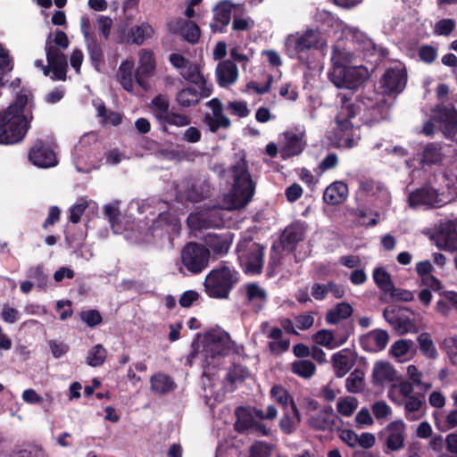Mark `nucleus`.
<instances>
[{
  "label": "nucleus",
  "instance_id": "obj_1",
  "mask_svg": "<svg viewBox=\"0 0 457 457\" xmlns=\"http://www.w3.org/2000/svg\"><path fill=\"white\" fill-rule=\"evenodd\" d=\"M33 120L32 104L26 94H19L14 102L0 112V145L21 142L30 128Z\"/></svg>",
  "mask_w": 457,
  "mask_h": 457
},
{
  "label": "nucleus",
  "instance_id": "obj_2",
  "mask_svg": "<svg viewBox=\"0 0 457 457\" xmlns=\"http://www.w3.org/2000/svg\"><path fill=\"white\" fill-rule=\"evenodd\" d=\"M233 176V185L228 194L225 195V203L229 210H238L252 200L255 192V183L249 172L245 158L241 157L230 167Z\"/></svg>",
  "mask_w": 457,
  "mask_h": 457
},
{
  "label": "nucleus",
  "instance_id": "obj_3",
  "mask_svg": "<svg viewBox=\"0 0 457 457\" xmlns=\"http://www.w3.org/2000/svg\"><path fill=\"white\" fill-rule=\"evenodd\" d=\"M361 111V104L353 102L351 97L344 94L341 96V106L335 117L336 128L333 135L336 142L345 148H352L355 145L353 137V123L352 121Z\"/></svg>",
  "mask_w": 457,
  "mask_h": 457
},
{
  "label": "nucleus",
  "instance_id": "obj_4",
  "mask_svg": "<svg viewBox=\"0 0 457 457\" xmlns=\"http://www.w3.org/2000/svg\"><path fill=\"white\" fill-rule=\"evenodd\" d=\"M237 270L226 265L212 270L205 277L204 287L206 295L214 299H227L238 283Z\"/></svg>",
  "mask_w": 457,
  "mask_h": 457
},
{
  "label": "nucleus",
  "instance_id": "obj_5",
  "mask_svg": "<svg viewBox=\"0 0 457 457\" xmlns=\"http://www.w3.org/2000/svg\"><path fill=\"white\" fill-rule=\"evenodd\" d=\"M265 247L252 237H244L237 245L239 265L245 274L259 275L262 271Z\"/></svg>",
  "mask_w": 457,
  "mask_h": 457
},
{
  "label": "nucleus",
  "instance_id": "obj_6",
  "mask_svg": "<svg viewBox=\"0 0 457 457\" xmlns=\"http://www.w3.org/2000/svg\"><path fill=\"white\" fill-rule=\"evenodd\" d=\"M210 250L203 244L197 242L187 243L180 252V260L183 267L191 274H199L209 265Z\"/></svg>",
  "mask_w": 457,
  "mask_h": 457
},
{
  "label": "nucleus",
  "instance_id": "obj_7",
  "mask_svg": "<svg viewBox=\"0 0 457 457\" xmlns=\"http://www.w3.org/2000/svg\"><path fill=\"white\" fill-rule=\"evenodd\" d=\"M228 334L211 331L204 335V343L202 354L204 357L203 367L204 370L218 364L216 360L228 354Z\"/></svg>",
  "mask_w": 457,
  "mask_h": 457
},
{
  "label": "nucleus",
  "instance_id": "obj_8",
  "mask_svg": "<svg viewBox=\"0 0 457 457\" xmlns=\"http://www.w3.org/2000/svg\"><path fill=\"white\" fill-rule=\"evenodd\" d=\"M347 37L353 46L356 52L362 56L364 60L371 62L370 58L377 57L375 62L384 58L387 52L385 48L378 46L366 33L357 28H349Z\"/></svg>",
  "mask_w": 457,
  "mask_h": 457
},
{
  "label": "nucleus",
  "instance_id": "obj_9",
  "mask_svg": "<svg viewBox=\"0 0 457 457\" xmlns=\"http://www.w3.org/2000/svg\"><path fill=\"white\" fill-rule=\"evenodd\" d=\"M383 317L400 336L416 332L413 312L407 307L389 305L384 310Z\"/></svg>",
  "mask_w": 457,
  "mask_h": 457
},
{
  "label": "nucleus",
  "instance_id": "obj_10",
  "mask_svg": "<svg viewBox=\"0 0 457 457\" xmlns=\"http://www.w3.org/2000/svg\"><path fill=\"white\" fill-rule=\"evenodd\" d=\"M328 78L338 88L355 90L367 79V71L361 66L337 68L328 71Z\"/></svg>",
  "mask_w": 457,
  "mask_h": 457
},
{
  "label": "nucleus",
  "instance_id": "obj_11",
  "mask_svg": "<svg viewBox=\"0 0 457 457\" xmlns=\"http://www.w3.org/2000/svg\"><path fill=\"white\" fill-rule=\"evenodd\" d=\"M434 118L446 138L457 141V110L452 104H437L434 110Z\"/></svg>",
  "mask_w": 457,
  "mask_h": 457
},
{
  "label": "nucleus",
  "instance_id": "obj_12",
  "mask_svg": "<svg viewBox=\"0 0 457 457\" xmlns=\"http://www.w3.org/2000/svg\"><path fill=\"white\" fill-rule=\"evenodd\" d=\"M406 425L402 420L391 421L380 431L378 437L387 451L395 452L403 448L405 441Z\"/></svg>",
  "mask_w": 457,
  "mask_h": 457
},
{
  "label": "nucleus",
  "instance_id": "obj_13",
  "mask_svg": "<svg viewBox=\"0 0 457 457\" xmlns=\"http://www.w3.org/2000/svg\"><path fill=\"white\" fill-rule=\"evenodd\" d=\"M52 33L46 38L45 50L47 63L52 67L53 80H65L68 71L67 56L57 47L52 45Z\"/></svg>",
  "mask_w": 457,
  "mask_h": 457
},
{
  "label": "nucleus",
  "instance_id": "obj_14",
  "mask_svg": "<svg viewBox=\"0 0 457 457\" xmlns=\"http://www.w3.org/2000/svg\"><path fill=\"white\" fill-rule=\"evenodd\" d=\"M407 72L402 68H388L380 79V86L384 95H398L405 88Z\"/></svg>",
  "mask_w": 457,
  "mask_h": 457
},
{
  "label": "nucleus",
  "instance_id": "obj_15",
  "mask_svg": "<svg viewBox=\"0 0 457 457\" xmlns=\"http://www.w3.org/2000/svg\"><path fill=\"white\" fill-rule=\"evenodd\" d=\"M409 205L412 208L427 206L438 208L443 205L438 191L430 185H424L411 192L408 196Z\"/></svg>",
  "mask_w": 457,
  "mask_h": 457
},
{
  "label": "nucleus",
  "instance_id": "obj_16",
  "mask_svg": "<svg viewBox=\"0 0 457 457\" xmlns=\"http://www.w3.org/2000/svg\"><path fill=\"white\" fill-rule=\"evenodd\" d=\"M29 160L39 168L54 167L58 163L52 146L43 140H37L34 143L29 152Z\"/></svg>",
  "mask_w": 457,
  "mask_h": 457
},
{
  "label": "nucleus",
  "instance_id": "obj_17",
  "mask_svg": "<svg viewBox=\"0 0 457 457\" xmlns=\"http://www.w3.org/2000/svg\"><path fill=\"white\" fill-rule=\"evenodd\" d=\"M287 45L293 47L298 58L303 61L302 54L311 49H318L320 45V32L315 29H306L298 37L290 36Z\"/></svg>",
  "mask_w": 457,
  "mask_h": 457
},
{
  "label": "nucleus",
  "instance_id": "obj_18",
  "mask_svg": "<svg viewBox=\"0 0 457 457\" xmlns=\"http://www.w3.org/2000/svg\"><path fill=\"white\" fill-rule=\"evenodd\" d=\"M234 4L230 0H222L213 8V17L210 28L213 33H223L231 21Z\"/></svg>",
  "mask_w": 457,
  "mask_h": 457
},
{
  "label": "nucleus",
  "instance_id": "obj_19",
  "mask_svg": "<svg viewBox=\"0 0 457 457\" xmlns=\"http://www.w3.org/2000/svg\"><path fill=\"white\" fill-rule=\"evenodd\" d=\"M156 62L154 53L150 49H141L139 52V66L135 73V80L142 88L146 89V79L155 71Z\"/></svg>",
  "mask_w": 457,
  "mask_h": 457
},
{
  "label": "nucleus",
  "instance_id": "obj_20",
  "mask_svg": "<svg viewBox=\"0 0 457 457\" xmlns=\"http://www.w3.org/2000/svg\"><path fill=\"white\" fill-rule=\"evenodd\" d=\"M433 239L441 250L457 251V229L453 222L441 224Z\"/></svg>",
  "mask_w": 457,
  "mask_h": 457
},
{
  "label": "nucleus",
  "instance_id": "obj_21",
  "mask_svg": "<svg viewBox=\"0 0 457 457\" xmlns=\"http://www.w3.org/2000/svg\"><path fill=\"white\" fill-rule=\"evenodd\" d=\"M234 235L226 231L221 234L209 233L204 237V245L216 256L226 255L232 245Z\"/></svg>",
  "mask_w": 457,
  "mask_h": 457
},
{
  "label": "nucleus",
  "instance_id": "obj_22",
  "mask_svg": "<svg viewBox=\"0 0 457 457\" xmlns=\"http://www.w3.org/2000/svg\"><path fill=\"white\" fill-rule=\"evenodd\" d=\"M178 226V220L169 212H161L158 217L154 220L150 227L151 234L154 237L161 239H170V229H174Z\"/></svg>",
  "mask_w": 457,
  "mask_h": 457
},
{
  "label": "nucleus",
  "instance_id": "obj_23",
  "mask_svg": "<svg viewBox=\"0 0 457 457\" xmlns=\"http://www.w3.org/2000/svg\"><path fill=\"white\" fill-rule=\"evenodd\" d=\"M388 340V333L384 329L378 328L361 336L360 344L368 352H378L386 347Z\"/></svg>",
  "mask_w": 457,
  "mask_h": 457
},
{
  "label": "nucleus",
  "instance_id": "obj_24",
  "mask_svg": "<svg viewBox=\"0 0 457 457\" xmlns=\"http://www.w3.org/2000/svg\"><path fill=\"white\" fill-rule=\"evenodd\" d=\"M305 227L300 221H295L289 224L283 231L281 236V244L286 250L293 251L297 244L303 240Z\"/></svg>",
  "mask_w": 457,
  "mask_h": 457
},
{
  "label": "nucleus",
  "instance_id": "obj_25",
  "mask_svg": "<svg viewBox=\"0 0 457 457\" xmlns=\"http://www.w3.org/2000/svg\"><path fill=\"white\" fill-rule=\"evenodd\" d=\"M216 77L218 84L221 87L234 84L238 78V70L236 63L231 60L220 62L216 67Z\"/></svg>",
  "mask_w": 457,
  "mask_h": 457
},
{
  "label": "nucleus",
  "instance_id": "obj_26",
  "mask_svg": "<svg viewBox=\"0 0 457 457\" xmlns=\"http://www.w3.org/2000/svg\"><path fill=\"white\" fill-rule=\"evenodd\" d=\"M284 414L279 420V428L286 435H291L296 430L302 419L300 411L294 399H291V407L284 409Z\"/></svg>",
  "mask_w": 457,
  "mask_h": 457
},
{
  "label": "nucleus",
  "instance_id": "obj_27",
  "mask_svg": "<svg viewBox=\"0 0 457 457\" xmlns=\"http://www.w3.org/2000/svg\"><path fill=\"white\" fill-rule=\"evenodd\" d=\"M445 154L443 153L442 145L436 142L427 144L421 153L420 164L421 167L441 165Z\"/></svg>",
  "mask_w": 457,
  "mask_h": 457
},
{
  "label": "nucleus",
  "instance_id": "obj_28",
  "mask_svg": "<svg viewBox=\"0 0 457 457\" xmlns=\"http://www.w3.org/2000/svg\"><path fill=\"white\" fill-rule=\"evenodd\" d=\"M349 356H356L349 348L342 349L332 355V366L337 378L345 377L352 369L353 362Z\"/></svg>",
  "mask_w": 457,
  "mask_h": 457
},
{
  "label": "nucleus",
  "instance_id": "obj_29",
  "mask_svg": "<svg viewBox=\"0 0 457 457\" xmlns=\"http://www.w3.org/2000/svg\"><path fill=\"white\" fill-rule=\"evenodd\" d=\"M348 195V187L343 181H336L329 185L323 193V200L329 205L342 204Z\"/></svg>",
  "mask_w": 457,
  "mask_h": 457
},
{
  "label": "nucleus",
  "instance_id": "obj_30",
  "mask_svg": "<svg viewBox=\"0 0 457 457\" xmlns=\"http://www.w3.org/2000/svg\"><path fill=\"white\" fill-rule=\"evenodd\" d=\"M155 31L148 22H142L135 25L129 29L128 42L141 46L146 39L152 38Z\"/></svg>",
  "mask_w": 457,
  "mask_h": 457
},
{
  "label": "nucleus",
  "instance_id": "obj_31",
  "mask_svg": "<svg viewBox=\"0 0 457 457\" xmlns=\"http://www.w3.org/2000/svg\"><path fill=\"white\" fill-rule=\"evenodd\" d=\"M348 337L349 334L346 333L337 338L331 330L320 329L314 335V340L320 345L325 346L328 349H334L345 344Z\"/></svg>",
  "mask_w": 457,
  "mask_h": 457
},
{
  "label": "nucleus",
  "instance_id": "obj_32",
  "mask_svg": "<svg viewBox=\"0 0 457 457\" xmlns=\"http://www.w3.org/2000/svg\"><path fill=\"white\" fill-rule=\"evenodd\" d=\"M373 279L377 287L382 292L380 300L383 302H388L386 298L389 290L394 289V282L391 275L383 267H378L373 270Z\"/></svg>",
  "mask_w": 457,
  "mask_h": 457
},
{
  "label": "nucleus",
  "instance_id": "obj_33",
  "mask_svg": "<svg viewBox=\"0 0 457 457\" xmlns=\"http://www.w3.org/2000/svg\"><path fill=\"white\" fill-rule=\"evenodd\" d=\"M353 309L346 302L338 303L333 309L327 312L325 320L328 324H337L341 320H345L352 316Z\"/></svg>",
  "mask_w": 457,
  "mask_h": 457
},
{
  "label": "nucleus",
  "instance_id": "obj_34",
  "mask_svg": "<svg viewBox=\"0 0 457 457\" xmlns=\"http://www.w3.org/2000/svg\"><path fill=\"white\" fill-rule=\"evenodd\" d=\"M308 424L312 428L317 431L339 430L343 426V424L337 423L320 412L311 416L308 420Z\"/></svg>",
  "mask_w": 457,
  "mask_h": 457
},
{
  "label": "nucleus",
  "instance_id": "obj_35",
  "mask_svg": "<svg viewBox=\"0 0 457 457\" xmlns=\"http://www.w3.org/2000/svg\"><path fill=\"white\" fill-rule=\"evenodd\" d=\"M151 390L158 395H165L171 392L176 387V384L166 374L157 373L151 377Z\"/></svg>",
  "mask_w": 457,
  "mask_h": 457
},
{
  "label": "nucleus",
  "instance_id": "obj_36",
  "mask_svg": "<svg viewBox=\"0 0 457 457\" xmlns=\"http://www.w3.org/2000/svg\"><path fill=\"white\" fill-rule=\"evenodd\" d=\"M395 370L394 367L386 361L375 363L372 370V381L374 384H381L385 381L391 382L395 379Z\"/></svg>",
  "mask_w": 457,
  "mask_h": 457
},
{
  "label": "nucleus",
  "instance_id": "obj_37",
  "mask_svg": "<svg viewBox=\"0 0 457 457\" xmlns=\"http://www.w3.org/2000/svg\"><path fill=\"white\" fill-rule=\"evenodd\" d=\"M87 50L92 65L98 70L100 64L104 61V44L99 42L96 37L85 40Z\"/></svg>",
  "mask_w": 457,
  "mask_h": 457
},
{
  "label": "nucleus",
  "instance_id": "obj_38",
  "mask_svg": "<svg viewBox=\"0 0 457 457\" xmlns=\"http://www.w3.org/2000/svg\"><path fill=\"white\" fill-rule=\"evenodd\" d=\"M303 143L298 135L295 133L286 134V144L281 150L283 158H289L300 154L303 151Z\"/></svg>",
  "mask_w": 457,
  "mask_h": 457
},
{
  "label": "nucleus",
  "instance_id": "obj_39",
  "mask_svg": "<svg viewBox=\"0 0 457 457\" xmlns=\"http://www.w3.org/2000/svg\"><path fill=\"white\" fill-rule=\"evenodd\" d=\"M133 61L125 60L120 63L117 73L120 84L128 92H131L133 90Z\"/></svg>",
  "mask_w": 457,
  "mask_h": 457
},
{
  "label": "nucleus",
  "instance_id": "obj_40",
  "mask_svg": "<svg viewBox=\"0 0 457 457\" xmlns=\"http://www.w3.org/2000/svg\"><path fill=\"white\" fill-rule=\"evenodd\" d=\"M201 99V96L197 89L189 87L181 89L176 96V101L182 107H190L196 105Z\"/></svg>",
  "mask_w": 457,
  "mask_h": 457
},
{
  "label": "nucleus",
  "instance_id": "obj_41",
  "mask_svg": "<svg viewBox=\"0 0 457 457\" xmlns=\"http://www.w3.org/2000/svg\"><path fill=\"white\" fill-rule=\"evenodd\" d=\"M153 113L159 123L165 119L170 112V104L165 96L158 95L151 101Z\"/></svg>",
  "mask_w": 457,
  "mask_h": 457
},
{
  "label": "nucleus",
  "instance_id": "obj_42",
  "mask_svg": "<svg viewBox=\"0 0 457 457\" xmlns=\"http://www.w3.org/2000/svg\"><path fill=\"white\" fill-rule=\"evenodd\" d=\"M364 386V372L360 369H355L345 380L346 390L350 393H361Z\"/></svg>",
  "mask_w": 457,
  "mask_h": 457
},
{
  "label": "nucleus",
  "instance_id": "obj_43",
  "mask_svg": "<svg viewBox=\"0 0 457 457\" xmlns=\"http://www.w3.org/2000/svg\"><path fill=\"white\" fill-rule=\"evenodd\" d=\"M291 370L303 378H310L315 374L316 366L310 360H298L292 363Z\"/></svg>",
  "mask_w": 457,
  "mask_h": 457
},
{
  "label": "nucleus",
  "instance_id": "obj_44",
  "mask_svg": "<svg viewBox=\"0 0 457 457\" xmlns=\"http://www.w3.org/2000/svg\"><path fill=\"white\" fill-rule=\"evenodd\" d=\"M237 421L235 422V429L238 433H245L249 428L253 427L255 420L253 417L245 411L243 407H239L236 411Z\"/></svg>",
  "mask_w": 457,
  "mask_h": 457
},
{
  "label": "nucleus",
  "instance_id": "obj_45",
  "mask_svg": "<svg viewBox=\"0 0 457 457\" xmlns=\"http://www.w3.org/2000/svg\"><path fill=\"white\" fill-rule=\"evenodd\" d=\"M191 123V119L187 115L180 114L175 112H170L165 119L160 123L162 126V130L163 132H167L168 125L176 126V127H185Z\"/></svg>",
  "mask_w": 457,
  "mask_h": 457
},
{
  "label": "nucleus",
  "instance_id": "obj_46",
  "mask_svg": "<svg viewBox=\"0 0 457 457\" xmlns=\"http://www.w3.org/2000/svg\"><path fill=\"white\" fill-rule=\"evenodd\" d=\"M107 357V351L101 344L93 346L87 353V363L91 367H99L104 364Z\"/></svg>",
  "mask_w": 457,
  "mask_h": 457
},
{
  "label": "nucleus",
  "instance_id": "obj_47",
  "mask_svg": "<svg viewBox=\"0 0 457 457\" xmlns=\"http://www.w3.org/2000/svg\"><path fill=\"white\" fill-rule=\"evenodd\" d=\"M418 343L421 353L428 359H436L437 351L428 333L423 332L418 337Z\"/></svg>",
  "mask_w": 457,
  "mask_h": 457
},
{
  "label": "nucleus",
  "instance_id": "obj_48",
  "mask_svg": "<svg viewBox=\"0 0 457 457\" xmlns=\"http://www.w3.org/2000/svg\"><path fill=\"white\" fill-rule=\"evenodd\" d=\"M248 376L249 370L245 366L238 363H233L227 373V380L231 384L243 382L248 378Z\"/></svg>",
  "mask_w": 457,
  "mask_h": 457
},
{
  "label": "nucleus",
  "instance_id": "obj_49",
  "mask_svg": "<svg viewBox=\"0 0 457 457\" xmlns=\"http://www.w3.org/2000/svg\"><path fill=\"white\" fill-rule=\"evenodd\" d=\"M246 299L250 303L260 301L262 303L266 300V292L257 283L252 282L245 285Z\"/></svg>",
  "mask_w": 457,
  "mask_h": 457
},
{
  "label": "nucleus",
  "instance_id": "obj_50",
  "mask_svg": "<svg viewBox=\"0 0 457 457\" xmlns=\"http://www.w3.org/2000/svg\"><path fill=\"white\" fill-rule=\"evenodd\" d=\"M270 395L278 403L282 405L283 409H287L288 405L291 407V399L293 397L282 386H273L270 390Z\"/></svg>",
  "mask_w": 457,
  "mask_h": 457
},
{
  "label": "nucleus",
  "instance_id": "obj_51",
  "mask_svg": "<svg viewBox=\"0 0 457 457\" xmlns=\"http://www.w3.org/2000/svg\"><path fill=\"white\" fill-rule=\"evenodd\" d=\"M358 402L355 398L343 397L340 398L337 403V411L345 416L350 417L357 409Z\"/></svg>",
  "mask_w": 457,
  "mask_h": 457
},
{
  "label": "nucleus",
  "instance_id": "obj_52",
  "mask_svg": "<svg viewBox=\"0 0 457 457\" xmlns=\"http://www.w3.org/2000/svg\"><path fill=\"white\" fill-rule=\"evenodd\" d=\"M79 319L89 328H95L103 322V317L96 309L82 311L79 313Z\"/></svg>",
  "mask_w": 457,
  "mask_h": 457
},
{
  "label": "nucleus",
  "instance_id": "obj_53",
  "mask_svg": "<svg viewBox=\"0 0 457 457\" xmlns=\"http://www.w3.org/2000/svg\"><path fill=\"white\" fill-rule=\"evenodd\" d=\"M12 68L13 66L8 53L0 45V87L4 86V78Z\"/></svg>",
  "mask_w": 457,
  "mask_h": 457
},
{
  "label": "nucleus",
  "instance_id": "obj_54",
  "mask_svg": "<svg viewBox=\"0 0 457 457\" xmlns=\"http://www.w3.org/2000/svg\"><path fill=\"white\" fill-rule=\"evenodd\" d=\"M181 35L183 36L184 40L194 45L198 43L201 36V30L195 22L188 21Z\"/></svg>",
  "mask_w": 457,
  "mask_h": 457
},
{
  "label": "nucleus",
  "instance_id": "obj_55",
  "mask_svg": "<svg viewBox=\"0 0 457 457\" xmlns=\"http://www.w3.org/2000/svg\"><path fill=\"white\" fill-rule=\"evenodd\" d=\"M442 348L445 351L450 362L457 366V336L445 339Z\"/></svg>",
  "mask_w": 457,
  "mask_h": 457
},
{
  "label": "nucleus",
  "instance_id": "obj_56",
  "mask_svg": "<svg viewBox=\"0 0 457 457\" xmlns=\"http://www.w3.org/2000/svg\"><path fill=\"white\" fill-rule=\"evenodd\" d=\"M204 122L206 126H208L209 130L212 133L217 132L220 129H227L231 126L230 120L211 119L210 113L204 114Z\"/></svg>",
  "mask_w": 457,
  "mask_h": 457
},
{
  "label": "nucleus",
  "instance_id": "obj_57",
  "mask_svg": "<svg viewBox=\"0 0 457 457\" xmlns=\"http://www.w3.org/2000/svg\"><path fill=\"white\" fill-rule=\"evenodd\" d=\"M227 110L231 115H235L239 118L247 117L250 113L247 104L245 101L229 102L228 104Z\"/></svg>",
  "mask_w": 457,
  "mask_h": 457
},
{
  "label": "nucleus",
  "instance_id": "obj_58",
  "mask_svg": "<svg viewBox=\"0 0 457 457\" xmlns=\"http://www.w3.org/2000/svg\"><path fill=\"white\" fill-rule=\"evenodd\" d=\"M412 344L411 340L399 339L392 345L390 353L395 357H403L407 354Z\"/></svg>",
  "mask_w": 457,
  "mask_h": 457
},
{
  "label": "nucleus",
  "instance_id": "obj_59",
  "mask_svg": "<svg viewBox=\"0 0 457 457\" xmlns=\"http://www.w3.org/2000/svg\"><path fill=\"white\" fill-rule=\"evenodd\" d=\"M455 29V21L453 19H442L435 25V32L440 36H449Z\"/></svg>",
  "mask_w": 457,
  "mask_h": 457
},
{
  "label": "nucleus",
  "instance_id": "obj_60",
  "mask_svg": "<svg viewBox=\"0 0 457 457\" xmlns=\"http://www.w3.org/2000/svg\"><path fill=\"white\" fill-rule=\"evenodd\" d=\"M28 277L37 281V287L45 289L47 286V276L44 273L41 266L31 267L29 270Z\"/></svg>",
  "mask_w": 457,
  "mask_h": 457
},
{
  "label": "nucleus",
  "instance_id": "obj_61",
  "mask_svg": "<svg viewBox=\"0 0 457 457\" xmlns=\"http://www.w3.org/2000/svg\"><path fill=\"white\" fill-rule=\"evenodd\" d=\"M186 68L187 70L183 74L185 79L195 84H199L204 81V78L203 74L200 72V70L197 65L187 64Z\"/></svg>",
  "mask_w": 457,
  "mask_h": 457
},
{
  "label": "nucleus",
  "instance_id": "obj_62",
  "mask_svg": "<svg viewBox=\"0 0 457 457\" xmlns=\"http://www.w3.org/2000/svg\"><path fill=\"white\" fill-rule=\"evenodd\" d=\"M418 55L422 62L432 63L437 56V50L432 46L423 45L419 48Z\"/></svg>",
  "mask_w": 457,
  "mask_h": 457
},
{
  "label": "nucleus",
  "instance_id": "obj_63",
  "mask_svg": "<svg viewBox=\"0 0 457 457\" xmlns=\"http://www.w3.org/2000/svg\"><path fill=\"white\" fill-rule=\"evenodd\" d=\"M104 214L109 220L111 227L114 233H119V228H116L119 225L120 210L118 207L108 204L104 207Z\"/></svg>",
  "mask_w": 457,
  "mask_h": 457
},
{
  "label": "nucleus",
  "instance_id": "obj_64",
  "mask_svg": "<svg viewBox=\"0 0 457 457\" xmlns=\"http://www.w3.org/2000/svg\"><path fill=\"white\" fill-rule=\"evenodd\" d=\"M188 21L183 18H173L170 19L166 22V29L168 32L177 35L182 34L186 26L187 25Z\"/></svg>",
  "mask_w": 457,
  "mask_h": 457
}]
</instances>
